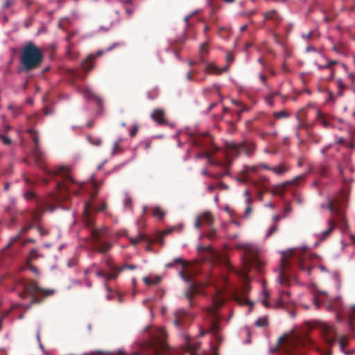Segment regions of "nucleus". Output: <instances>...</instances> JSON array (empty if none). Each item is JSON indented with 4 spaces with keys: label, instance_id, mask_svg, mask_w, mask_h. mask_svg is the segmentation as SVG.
<instances>
[{
    "label": "nucleus",
    "instance_id": "f257e3e1",
    "mask_svg": "<svg viewBox=\"0 0 355 355\" xmlns=\"http://www.w3.org/2000/svg\"><path fill=\"white\" fill-rule=\"evenodd\" d=\"M44 60L42 51L33 42L27 43L21 51L19 61L20 69L29 72L40 67Z\"/></svg>",
    "mask_w": 355,
    "mask_h": 355
},
{
    "label": "nucleus",
    "instance_id": "f03ea898",
    "mask_svg": "<svg viewBox=\"0 0 355 355\" xmlns=\"http://www.w3.org/2000/svg\"><path fill=\"white\" fill-rule=\"evenodd\" d=\"M277 344L282 345L287 355H306L302 347L312 345L313 340L307 334L297 337L285 334L279 338Z\"/></svg>",
    "mask_w": 355,
    "mask_h": 355
},
{
    "label": "nucleus",
    "instance_id": "7ed1b4c3",
    "mask_svg": "<svg viewBox=\"0 0 355 355\" xmlns=\"http://www.w3.org/2000/svg\"><path fill=\"white\" fill-rule=\"evenodd\" d=\"M23 291L19 293L22 298H26L28 296L31 297V304H40L44 297L54 295V289H46L39 286L35 280H29L21 283Z\"/></svg>",
    "mask_w": 355,
    "mask_h": 355
},
{
    "label": "nucleus",
    "instance_id": "20e7f679",
    "mask_svg": "<svg viewBox=\"0 0 355 355\" xmlns=\"http://www.w3.org/2000/svg\"><path fill=\"white\" fill-rule=\"evenodd\" d=\"M235 248L243 251V269L241 271V276L244 280H248V272L251 267L258 266L260 263L258 259V248L252 243H238L235 245Z\"/></svg>",
    "mask_w": 355,
    "mask_h": 355
},
{
    "label": "nucleus",
    "instance_id": "39448f33",
    "mask_svg": "<svg viewBox=\"0 0 355 355\" xmlns=\"http://www.w3.org/2000/svg\"><path fill=\"white\" fill-rule=\"evenodd\" d=\"M46 174L51 177L60 175L62 178V181L57 182V189L61 197L68 193L78 194V190L73 189L72 186L75 184V180L69 175L68 169L64 166H61L55 171L50 169H44Z\"/></svg>",
    "mask_w": 355,
    "mask_h": 355
},
{
    "label": "nucleus",
    "instance_id": "423d86ee",
    "mask_svg": "<svg viewBox=\"0 0 355 355\" xmlns=\"http://www.w3.org/2000/svg\"><path fill=\"white\" fill-rule=\"evenodd\" d=\"M224 303V299L218 291L217 295L213 297L211 305L205 309V311L207 315L210 318V325L208 331H210L214 334H217L220 329L218 324L219 317L218 315V309L223 306Z\"/></svg>",
    "mask_w": 355,
    "mask_h": 355
},
{
    "label": "nucleus",
    "instance_id": "0eeeda50",
    "mask_svg": "<svg viewBox=\"0 0 355 355\" xmlns=\"http://www.w3.org/2000/svg\"><path fill=\"white\" fill-rule=\"evenodd\" d=\"M226 155L228 159L234 158L243 152L248 156L252 155L254 151L255 146L253 144L240 143L236 144L233 141L225 143Z\"/></svg>",
    "mask_w": 355,
    "mask_h": 355
},
{
    "label": "nucleus",
    "instance_id": "6e6552de",
    "mask_svg": "<svg viewBox=\"0 0 355 355\" xmlns=\"http://www.w3.org/2000/svg\"><path fill=\"white\" fill-rule=\"evenodd\" d=\"M346 207V198L343 196L329 198L327 205H321V208H327L340 220L344 219L343 211Z\"/></svg>",
    "mask_w": 355,
    "mask_h": 355
},
{
    "label": "nucleus",
    "instance_id": "1a4fd4ad",
    "mask_svg": "<svg viewBox=\"0 0 355 355\" xmlns=\"http://www.w3.org/2000/svg\"><path fill=\"white\" fill-rule=\"evenodd\" d=\"M27 132L31 136L32 140L34 143L33 155L35 162L38 167L42 168L44 160V153L42 151L40 147L38 132L33 128L28 129Z\"/></svg>",
    "mask_w": 355,
    "mask_h": 355
},
{
    "label": "nucleus",
    "instance_id": "9d476101",
    "mask_svg": "<svg viewBox=\"0 0 355 355\" xmlns=\"http://www.w3.org/2000/svg\"><path fill=\"white\" fill-rule=\"evenodd\" d=\"M97 195V191L91 195V200L94 199ZM107 207V204L103 202L100 206L93 207L92 201H89L85 204L83 211V220L86 226L94 225V221L91 216V211L94 209L96 211H104Z\"/></svg>",
    "mask_w": 355,
    "mask_h": 355
},
{
    "label": "nucleus",
    "instance_id": "9b49d317",
    "mask_svg": "<svg viewBox=\"0 0 355 355\" xmlns=\"http://www.w3.org/2000/svg\"><path fill=\"white\" fill-rule=\"evenodd\" d=\"M249 184L257 190L258 198L261 200L263 195L268 191V178L266 176H261L258 180H250Z\"/></svg>",
    "mask_w": 355,
    "mask_h": 355
},
{
    "label": "nucleus",
    "instance_id": "f8f14e48",
    "mask_svg": "<svg viewBox=\"0 0 355 355\" xmlns=\"http://www.w3.org/2000/svg\"><path fill=\"white\" fill-rule=\"evenodd\" d=\"M318 328L322 335L323 339L329 345H332L336 341L337 336L334 328L326 324H320Z\"/></svg>",
    "mask_w": 355,
    "mask_h": 355
},
{
    "label": "nucleus",
    "instance_id": "ddd939ff",
    "mask_svg": "<svg viewBox=\"0 0 355 355\" xmlns=\"http://www.w3.org/2000/svg\"><path fill=\"white\" fill-rule=\"evenodd\" d=\"M291 264V259L284 254H283L281 261V272L279 276V283L282 285H288L290 279L286 272V270Z\"/></svg>",
    "mask_w": 355,
    "mask_h": 355
},
{
    "label": "nucleus",
    "instance_id": "4468645a",
    "mask_svg": "<svg viewBox=\"0 0 355 355\" xmlns=\"http://www.w3.org/2000/svg\"><path fill=\"white\" fill-rule=\"evenodd\" d=\"M306 178V174H302L296 176L292 180L283 182L275 187V192L277 194L283 193L288 186H294L299 184L301 182L304 181Z\"/></svg>",
    "mask_w": 355,
    "mask_h": 355
},
{
    "label": "nucleus",
    "instance_id": "2eb2a0df",
    "mask_svg": "<svg viewBox=\"0 0 355 355\" xmlns=\"http://www.w3.org/2000/svg\"><path fill=\"white\" fill-rule=\"evenodd\" d=\"M105 53V51L99 50L96 54H89L87 57L82 62V69L88 72L94 67V60L96 58L101 56Z\"/></svg>",
    "mask_w": 355,
    "mask_h": 355
},
{
    "label": "nucleus",
    "instance_id": "dca6fc26",
    "mask_svg": "<svg viewBox=\"0 0 355 355\" xmlns=\"http://www.w3.org/2000/svg\"><path fill=\"white\" fill-rule=\"evenodd\" d=\"M202 292L200 286L196 284H190L185 292L184 296L189 302V305L193 306V298Z\"/></svg>",
    "mask_w": 355,
    "mask_h": 355
},
{
    "label": "nucleus",
    "instance_id": "f3484780",
    "mask_svg": "<svg viewBox=\"0 0 355 355\" xmlns=\"http://www.w3.org/2000/svg\"><path fill=\"white\" fill-rule=\"evenodd\" d=\"M214 222V218L210 212L207 211L198 216L196 219L194 226L196 228H200L203 224L211 225Z\"/></svg>",
    "mask_w": 355,
    "mask_h": 355
},
{
    "label": "nucleus",
    "instance_id": "a211bd4d",
    "mask_svg": "<svg viewBox=\"0 0 355 355\" xmlns=\"http://www.w3.org/2000/svg\"><path fill=\"white\" fill-rule=\"evenodd\" d=\"M150 117L159 125L167 123V121L165 117V112L162 109H155L152 112Z\"/></svg>",
    "mask_w": 355,
    "mask_h": 355
},
{
    "label": "nucleus",
    "instance_id": "6ab92c4d",
    "mask_svg": "<svg viewBox=\"0 0 355 355\" xmlns=\"http://www.w3.org/2000/svg\"><path fill=\"white\" fill-rule=\"evenodd\" d=\"M315 120L318 121V123L322 125V126L325 128H329L332 127L330 117L319 110L317 111Z\"/></svg>",
    "mask_w": 355,
    "mask_h": 355
},
{
    "label": "nucleus",
    "instance_id": "aec40b11",
    "mask_svg": "<svg viewBox=\"0 0 355 355\" xmlns=\"http://www.w3.org/2000/svg\"><path fill=\"white\" fill-rule=\"evenodd\" d=\"M265 21H272L275 25H278L282 20V17L275 10H271L263 14Z\"/></svg>",
    "mask_w": 355,
    "mask_h": 355
},
{
    "label": "nucleus",
    "instance_id": "412c9836",
    "mask_svg": "<svg viewBox=\"0 0 355 355\" xmlns=\"http://www.w3.org/2000/svg\"><path fill=\"white\" fill-rule=\"evenodd\" d=\"M154 338L156 340L158 345L164 347L165 340L167 336L166 332L164 329L159 327L154 332Z\"/></svg>",
    "mask_w": 355,
    "mask_h": 355
},
{
    "label": "nucleus",
    "instance_id": "4be33fe9",
    "mask_svg": "<svg viewBox=\"0 0 355 355\" xmlns=\"http://www.w3.org/2000/svg\"><path fill=\"white\" fill-rule=\"evenodd\" d=\"M87 227L92 228L91 235L96 243H98L100 239L103 236H104L107 232V230L105 227L101 228V229H96V228L93 227V225L87 226Z\"/></svg>",
    "mask_w": 355,
    "mask_h": 355
},
{
    "label": "nucleus",
    "instance_id": "5701e85b",
    "mask_svg": "<svg viewBox=\"0 0 355 355\" xmlns=\"http://www.w3.org/2000/svg\"><path fill=\"white\" fill-rule=\"evenodd\" d=\"M174 320L173 324L178 328H180L182 326L184 320L186 317L185 312L182 310H179L175 312L174 313Z\"/></svg>",
    "mask_w": 355,
    "mask_h": 355
},
{
    "label": "nucleus",
    "instance_id": "b1692460",
    "mask_svg": "<svg viewBox=\"0 0 355 355\" xmlns=\"http://www.w3.org/2000/svg\"><path fill=\"white\" fill-rule=\"evenodd\" d=\"M289 169V166L287 165L286 163L282 162L277 166H273L272 168H271V171L275 173L276 175H283L285 173L288 171Z\"/></svg>",
    "mask_w": 355,
    "mask_h": 355
},
{
    "label": "nucleus",
    "instance_id": "393cba45",
    "mask_svg": "<svg viewBox=\"0 0 355 355\" xmlns=\"http://www.w3.org/2000/svg\"><path fill=\"white\" fill-rule=\"evenodd\" d=\"M328 225L329 227L322 233L320 240H324L330 235V234L336 227V221H335L334 219H330L328 221Z\"/></svg>",
    "mask_w": 355,
    "mask_h": 355
},
{
    "label": "nucleus",
    "instance_id": "a878e982",
    "mask_svg": "<svg viewBox=\"0 0 355 355\" xmlns=\"http://www.w3.org/2000/svg\"><path fill=\"white\" fill-rule=\"evenodd\" d=\"M31 228H33V225H31L24 227L17 235H16L15 236L10 239V241L6 245L5 249L9 248L14 243H15L16 241H17L19 239L21 235L23 233L27 232L28 230H30Z\"/></svg>",
    "mask_w": 355,
    "mask_h": 355
},
{
    "label": "nucleus",
    "instance_id": "bb28decb",
    "mask_svg": "<svg viewBox=\"0 0 355 355\" xmlns=\"http://www.w3.org/2000/svg\"><path fill=\"white\" fill-rule=\"evenodd\" d=\"M207 70L211 73L220 74L227 71L228 70V67L225 66L223 68H219L214 64H209L207 66Z\"/></svg>",
    "mask_w": 355,
    "mask_h": 355
},
{
    "label": "nucleus",
    "instance_id": "cd10ccee",
    "mask_svg": "<svg viewBox=\"0 0 355 355\" xmlns=\"http://www.w3.org/2000/svg\"><path fill=\"white\" fill-rule=\"evenodd\" d=\"M293 259H295L296 265L298 268L302 270L306 271L308 274H310L311 268L310 266L304 265L302 257H293Z\"/></svg>",
    "mask_w": 355,
    "mask_h": 355
},
{
    "label": "nucleus",
    "instance_id": "c85d7f7f",
    "mask_svg": "<svg viewBox=\"0 0 355 355\" xmlns=\"http://www.w3.org/2000/svg\"><path fill=\"white\" fill-rule=\"evenodd\" d=\"M329 169V164H327L326 162H324V163H321L318 166L317 171H318V173L321 176H327L328 175Z\"/></svg>",
    "mask_w": 355,
    "mask_h": 355
},
{
    "label": "nucleus",
    "instance_id": "c756f323",
    "mask_svg": "<svg viewBox=\"0 0 355 355\" xmlns=\"http://www.w3.org/2000/svg\"><path fill=\"white\" fill-rule=\"evenodd\" d=\"M165 211L162 210L159 207H154L153 208V216L162 220L165 216Z\"/></svg>",
    "mask_w": 355,
    "mask_h": 355
},
{
    "label": "nucleus",
    "instance_id": "7c9ffc66",
    "mask_svg": "<svg viewBox=\"0 0 355 355\" xmlns=\"http://www.w3.org/2000/svg\"><path fill=\"white\" fill-rule=\"evenodd\" d=\"M112 248V245L109 242L102 243L98 245L97 251L100 253H105Z\"/></svg>",
    "mask_w": 355,
    "mask_h": 355
},
{
    "label": "nucleus",
    "instance_id": "2f4dec72",
    "mask_svg": "<svg viewBox=\"0 0 355 355\" xmlns=\"http://www.w3.org/2000/svg\"><path fill=\"white\" fill-rule=\"evenodd\" d=\"M202 174L203 175H207V176H209L212 178H215V179H220L222 177L225 176V175H228V171L227 170H225V172L223 173H216V174H211L209 173L206 169H204L202 171Z\"/></svg>",
    "mask_w": 355,
    "mask_h": 355
},
{
    "label": "nucleus",
    "instance_id": "473e14b6",
    "mask_svg": "<svg viewBox=\"0 0 355 355\" xmlns=\"http://www.w3.org/2000/svg\"><path fill=\"white\" fill-rule=\"evenodd\" d=\"M327 65H329V69L330 70V76L327 78V80H331L334 77V70L333 69V65L336 64L337 61L333 60H327Z\"/></svg>",
    "mask_w": 355,
    "mask_h": 355
},
{
    "label": "nucleus",
    "instance_id": "72a5a7b5",
    "mask_svg": "<svg viewBox=\"0 0 355 355\" xmlns=\"http://www.w3.org/2000/svg\"><path fill=\"white\" fill-rule=\"evenodd\" d=\"M259 168H260L259 165H254L252 166H245L242 170V173L245 175H248L250 171L256 173V172H257V171L259 170Z\"/></svg>",
    "mask_w": 355,
    "mask_h": 355
},
{
    "label": "nucleus",
    "instance_id": "f704fd0d",
    "mask_svg": "<svg viewBox=\"0 0 355 355\" xmlns=\"http://www.w3.org/2000/svg\"><path fill=\"white\" fill-rule=\"evenodd\" d=\"M87 141L91 144L96 146H99L102 143L101 139L98 137H95L92 135H87Z\"/></svg>",
    "mask_w": 355,
    "mask_h": 355
},
{
    "label": "nucleus",
    "instance_id": "c9c22d12",
    "mask_svg": "<svg viewBox=\"0 0 355 355\" xmlns=\"http://www.w3.org/2000/svg\"><path fill=\"white\" fill-rule=\"evenodd\" d=\"M235 300L240 304H248V305H251V306L253 305V302H251L245 297H241L239 295H236Z\"/></svg>",
    "mask_w": 355,
    "mask_h": 355
},
{
    "label": "nucleus",
    "instance_id": "e433bc0d",
    "mask_svg": "<svg viewBox=\"0 0 355 355\" xmlns=\"http://www.w3.org/2000/svg\"><path fill=\"white\" fill-rule=\"evenodd\" d=\"M145 239V236L142 234H139L136 238H130V241L132 245H137L139 242Z\"/></svg>",
    "mask_w": 355,
    "mask_h": 355
},
{
    "label": "nucleus",
    "instance_id": "4c0bfd02",
    "mask_svg": "<svg viewBox=\"0 0 355 355\" xmlns=\"http://www.w3.org/2000/svg\"><path fill=\"white\" fill-rule=\"evenodd\" d=\"M180 276L182 277V279L187 283L193 284V276L192 275H185L184 271L180 272Z\"/></svg>",
    "mask_w": 355,
    "mask_h": 355
},
{
    "label": "nucleus",
    "instance_id": "58836bf2",
    "mask_svg": "<svg viewBox=\"0 0 355 355\" xmlns=\"http://www.w3.org/2000/svg\"><path fill=\"white\" fill-rule=\"evenodd\" d=\"M204 156L208 159L209 164L214 165V166H217V165L220 164L219 162H218L216 160H214L212 159V155L211 153L207 152L205 154Z\"/></svg>",
    "mask_w": 355,
    "mask_h": 355
},
{
    "label": "nucleus",
    "instance_id": "ea45409f",
    "mask_svg": "<svg viewBox=\"0 0 355 355\" xmlns=\"http://www.w3.org/2000/svg\"><path fill=\"white\" fill-rule=\"evenodd\" d=\"M206 237L211 241L216 239L218 238V236L216 230L211 229L206 234Z\"/></svg>",
    "mask_w": 355,
    "mask_h": 355
},
{
    "label": "nucleus",
    "instance_id": "a19ab883",
    "mask_svg": "<svg viewBox=\"0 0 355 355\" xmlns=\"http://www.w3.org/2000/svg\"><path fill=\"white\" fill-rule=\"evenodd\" d=\"M255 324L257 327H263L268 325V320L266 318H260L256 320Z\"/></svg>",
    "mask_w": 355,
    "mask_h": 355
},
{
    "label": "nucleus",
    "instance_id": "79ce46f5",
    "mask_svg": "<svg viewBox=\"0 0 355 355\" xmlns=\"http://www.w3.org/2000/svg\"><path fill=\"white\" fill-rule=\"evenodd\" d=\"M39 257V253L37 250L33 249L31 250L28 255V261H32Z\"/></svg>",
    "mask_w": 355,
    "mask_h": 355
},
{
    "label": "nucleus",
    "instance_id": "37998d69",
    "mask_svg": "<svg viewBox=\"0 0 355 355\" xmlns=\"http://www.w3.org/2000/svg\"><path fill=\"white\" fill-rule=\"evenodd\" d=\"M273 115L276 119H283L288 116V114L285 110L274 112Z\"/></svg>",
    "mask_w": 355,
    "mask_h": 355
},
{
    "label": "nucleus",
    "instance_id": "c03bdc74",
    "mask_svg": "<svg viewBox=\"0 0 355 355\" xmlns=\"http://www.w3.org/2000/svg\"><path fill=\"white\" fill-rule=\"evenodd\" d=\"M248 175L243 173L241 171L239 176L236 178V180L241 183H246L248 181Z\"/></svg>",
    "mask_w": 355,
    "mask_h": 355
},
{
    "label": "nucleus",
    "instance_id": "a18cd8bd",
    "mask_svg": "<svg viewBox=\"0 0 355 355\" xmlns=\"http://www.w3.org/2000/svg\"><path fill=\"white\" fill-rule=\"evenodd\" d=\"M136 268H137V266L133 264H124L121 267L118 268V272H121L125 269L135 270Z\"/></svg>",
    "mask_w": 355,
    "mask_h": 355
},
{
    "label": "nucleus",
    "instance_id": "49530a36",
    "mask_svg": "<svg viewBox=\"0 0 355 355\" xmlns=\"http://www.w3.org/2000/svg\"><path fill=\"white\" fill-rule=\"evenodd\" d=\"M338 343H339V345H340V347L342 351H344V349L345 347H346L347 344V338L344 336H341L339 339H338Z\"/></svg>",
    "mask_w": 355,
    "mask_h": 355
},
{
    "label": "nucleus",
    "instance_id": "de8ad7c7",
    "mask_svg": "<svg viewBox=\"0 0 355 355\" xmlns=\"http://www.w3.org/2000/svg\"><path fill=\"white\" fill-rule=\"evenodd\" d=\"M232 102L239 107V110L238 111L239 114L247 110L246 107L242 103L237 101H233Z\"/></svg>",
    "mask_w": 355,
    "mask_h": 355
},
{
    "label": "nucleus",
    "instance_id": "09e8293b",
    "mask_svg": "<svg viewBox=\"0 0 355 355\" xmlns=\"http://www.w3.org/2000/svg\"><path fill=\"white\" fill-rule=\"evenodd\" d=\"M113 272L112 274H106V280H108V279H116L118 275H119V273L118 272V268H116L114 270H112Z\"/></svg>",
    "mask_w": 355,
    "mask_h": 355
},
{
    "label": "nucleus",
    "instance_id": "8fccbe9b",
    "mask_svg": "<svg viewBox=\"0 0 355 355\" xmlns=\"http://www.w3.org/2000/svg\"><path fill=\"white\" fill-rule=\"evenodd\" d=\"M110 17L114 18V21H111L112 24H113L114 23H118L119 21V12L117 10L114 11L111 14Z\"/></svg>",
    "mask_w": 355,
    "mask_h": 355
},
{
    "label": "nucleus",
    "instance_id": "3c124183",
    "mask_svg": "<svg viewBox=\"0 0 355 355\" xmlns=\"http://www.w3.org/2000/svg\"><path fill=\"white\" fill-rule=\"evenodd\" d=\"M208 41L205 42V43L202 44L200 46V53H207L208 52Z\"/></svg>",
    "mask_w": 355,
    "mask_h": 355
},
{
    "label": "nucleus",
    "instance_id": "603ef678",
    "mask_svg": "<svg viewBox=\"0 0 355 355\" xmlns=\"http://www.w3.org/2000/svg\"><path fill=\"white\" fill-rule=\"evenodd\" d=\"M37 230L42 236H46L49 234V231L45 230L42 225H38L37 227Z\"/></svg>",
    "mask_w": 355,
    "mask_h": 355
},
{
    "label": "nucleus",
    "instance_id": "864d4df0",
    "mask_svg": "<svg viewBox=\"0 0 355 355\" xmlns=\"http://www.w3.org/2000/svg\"><path fill=\"white\" fill-rule=\"evenodd\" d=\"M277 230V225L276 224L273 225L269 230L267 233V236H270Z\"/></svg>",
    "mask_w": 355,
    "mask_h": 355
},
{
    "label": "nucleus",
    "instance_id": "5fc2aeb1",
    "mask_svg": "<svg viewBox=\"0 0 355 355\" xmlns=\"http://www.w3.org/2000/svg\"><path fill=\"white\" fill-rule=\"evenodd\" d=\"M106 265L111 270H114L116 268H117L116 267H115L112 262V259L110 257H108L106 260Z\"/></svg>",
    "mask_w": 355,
    "mask_h": 355
},
{
    "label": "nucleus",
    "instance_id": "6e6d98bb",
    "mask_svg": "<svg viewBox=\"0 0 355 355\" xmlns=\"http://www.w3.org/2000/svg\"><path fill=\"white\" fill-rule=\"evenodd\" d=\"M0 137L4 144L9 145L11 144V139L9 137H8L3 135H1Z\"/></svg>",
    "mask_w": 355,
    "mask_h": 355
},
{
    "label": "nucleus",
    "instance_id": "4d7b16f0",
    "mask_svg": "<svg viewBox=\"0 0 355 355\" xmlns=\"http://www.w3.org/2000/svg\"><path fill=\"white\" fill-rule=\"evenodd\" d=\"M124 206L127 208H131L132 200L129 196L125 197L124 202Z\"/></svg>",
    "mask_w": 355,
    "mask_h": 355
},
{
    "label": "nucleus",
    "instance_id": "13d9d810",
    "mask_svg": "<svg viewBox=\"0 0 355 355\" xmlns=\"http://www.w3.org/2000/svg\"><path fill=\"white\" fill-rule=\"evenodd\" d=\"M340 176L343 178V180L344 182H351L352 180V178H345V170L342 168H340Z\"/></svg>",
    "mask_w": 355,
    "mask_h": 355
},
{
    "label": "nucleus",
    "instance_id": "bf43d9fd",
    "mask_svg": "<svg viewBox=\"0 0 355 355\" xmlns=\"http://www.w3.org/2000/svg\"><path fill=\"white\" fill-rule=\"evenodd\" d=\"M138 130H139V126L137 125H135L133 128L132 130H130V137H134L137 135Z\"/></svg>",
    "mask_w": 355,
    "mask_h": 355
},
{
    "label": "nucleus",
    "instance_id": "052dcab7",
    "mask_svg": "<svg viewBox=\"0 0 355 355\" xmlns=\"http://www.w3.org/2000/svg\"><path fill=\"white\" fill-rule=\"evenodd\" d=\"M8 108L10 110H11L15 115H17L20 112L19 109V108H16L13 105H9Z\"/></svg>",
    "mask_w": 355,
    "mask_h": 355
},
{
    "label": "nucleus",
    "instance_id": "680f3d73",
    "mask_svg": "<svg viewBox=\"0 0 355 355\" xmlns=\"http://www.w3.org/2000/svg\"><path fill=\"white\" fill-rule=\"evenodd\" d=\"M173 263H180L183 267L186 266V263L181 259V258H175L173 259Z\"/></svg>",
    "mask_w": 355,
    "mask_h": 355
},
{
    "label": "nucleus",
    "instance_id": "e2e57ef3",
    "mask_svg": "<svg viewBox=\"0 0 355 355\" xmlns=\"http://www.w3.org/2000/svg\"><path fill=\"white\" fill-rule=\"evenodd\" d=\"M265 293V300L263 301V303L266 307H269L270 304L267 301V298L269 297V293L266 291H264Z\"/></svg>",
    "mask_w": 355,
    "mask_h": 355
},
{
    "label": "nucleus",
    "instance_id": "0e129e2a",
    "mask_svg": "<svg viewBox=\"0 0 355 355\" xmlns=\"http://www.w3.org/2000/svg\"><path fill=\"white\" fill-rule=\"evenodd\" d=\"M174 230V227L168 228L162 232V236H166L171 234Z\"/></svg>",
    "mask_w": 355,
    "mask_h": 355
},
{
    "label": "nucleus",
    "instance_id": "69168bd1",
    "mask_svg": "<svg viewBox=\"0 0 355 355\" xmlns=\"http://www.w3.org/2000/svg\"><path fill=\"white\" fill-rule=\"evenodd\" d=\"M250 288V286L248 285V284L246 282L245 283V284L243 285V294H246L248 292H249Z\"/></svg>",
    "mask_w": 355,
    "mask_h": 355
},
{
    "label": "nucleus",
    "instance_id": "338daca9",
    "mask_svg": "<svg viewBox=\"0 0 355 355\" xmlns=\"http://www.w3.org/2000/svg\"><path fill=\"white\" fill-rule=\"evenodd\" d=\"M244 196L247 198V202L248 204H250V201H251V198H250V193L249 191V190H245V192H244Z\"/></svg>",
    "mask_w": 355,
    "mask_h": 355
},
{
    "label": "nucleus",
    "instance_id": "774afa93",
    "mask_svg": "<svg viewBox=\"0 0 355 355\" xmlns=\"http://www.w3.org/2000/svg\"><path fill=\"white\" fill-rule=\"evenodd\" d=\"M143 281L146 285H152L153 280L150 279L149 277H144Z\"/></svg>",
    "mask_w": 355,
    "mask_h": 355
}]
</instances>
